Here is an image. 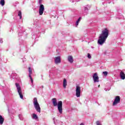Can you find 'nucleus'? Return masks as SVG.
<instances>
[{"label":"nucleus","mask_w":125,"mask_h":125,"mask_svg":"<svg viewBox=\"0 0 125 125\" xmlns=\"http://www.w3.org/2000/svg\"><path fill=\"white\" fill-rule=\"evenodd\" d=\"M102 32H109V30H108V29L105 28L104 31H103Z\"/></svg>","instance_id":"nucleus-23"},{"label":"nucleus","mask_w":125,"mask_h":125,"mask_svg":"<svg viewBox=\"0 0 125 125\" xmlns=\"http://www.w3.org/2000/svg\"><path fill=\"white\" fill-rule=\"evenodd\" d=\"M80 125H84V124H83V123H82L80 124Z\"/></svg>","instance_id":"nucleus-26"},{"label":"nucleus","mask_w":125,"mask_h":125,"mask_svg":"<svg viewBox=\"0 0 125 125\" xmlns=\"http://www.w3.org/2000/svg\"><path fill=\"white\" fill-rule=\"evenodd\" d=\"M19 118L21 121H23V120L24 119L23 118V115H22L21 114H19Z\"/></svg>","instance_id":"nucleus-18"},{"label":"nucleus","mask_w":125,"mask_h":125,"mask_svg":"<svg viewBox=\"0 0 125 125\" xmlns=\"http://www.w3.org/2000/svg\"><path fill=\"white\" fill-rule=\"evenodd\" d=\"M94 83H99V77L97 73H95L93 75Z\"/></svg>","instance_id":"nucleus-7"},{"label":"nucleus","mask_w":125,"mask_h":125,"mask_svg":"<svg viewBox=\"0 0 125 125\" xmlns=\"http://www.w3.org/2000/svg\"><path fill=\"white\" fill-rule=\"evenodd\" d=\"M29 78L31 81V83H33V78H32V76L29 77Z\"/></svg>","instance_id":"nucleus-24"},{"label":"nucleus","mask_w":125,"mask_h":125,"mask_svg":"<svg viewBox=\"0 0 125 125\" xmlns=\"http://www.w3.org/2000/svg\"><path fill=\"white\" fill-rule=\"evenodd\" d=\"M108 36H109L108 32H102L101 34H100L99 37V39L98 41V44H100V45H102L103 44H104L105 42H106V40H107V38H108Z\"/></svg>","instance_id":"nucleus-1"},{"label":"nucleus","mask_w":125,"mask_h":125,"mask_svg":"<svg viewBox=\"0 0 125 125\" xmlns=\"http://www.w3.org/2000/svg\"><path fill=\"white\" fill-rule=\"evenodd\" d=\"M103 74L104 75V76H105V77H106L108 75V72H107V71H104L103 72Z\"/></svg>","instance_id":"nucleus-20"},{"label":"nucleus","mask_w":125,"mask_h":125,"mask_svg":"<svg viewBox=\"0 0 125 125\" xmlns=\"http://www.w3.org/2000/svg\"><path fill=\"white\" fill-rule=\"evenodd\" d=\"M81 18L80 17L77 20V21H76V26L79 25V23H80V21H81Z\"/></svg>","instance_id":"nucleus-19"},{"label":"nucleus","mask_w":125,"mask_h":125,"mask_svg":"<svg viewBox=\"0 0 125 125\" xmlns=\"http://www.w3.org/2000/svg\"><path fill=\"white\" fill-rule=\"evenodd\" d=\"M28 71H29V77H31V74H32V68H31L30 67H28Z\"/></svg>","instance_id":"nucleus-16"},{"label":"nucleus","mask_w":125,"mask_h":125,"mask_svg":"<svg viewBox=\"0 0 125 125\" xmlns=\"http://www.w3.org/2000/svg\"><path fill=\"white\" fill-rule=\"evenodd\" d=\"M5 3V1L4 0H0V4L2 6H3Z\"/></svg>","instance_id":"nucleus-17"},{"label":"nucleus","mask_w":125,"mask_h":125,"mask_svg":"<svg viewBox=\"0 0 125 125\" xmlns=\"http://www.w3.org/2000/svg\"><path fill=\"white\" fill-rule=\"evenodd\" d=\"M0 43H2L3 41H2V39H0Z\"/></svg>","instance_id":"nucleus-25"},{"label":"nucleus","mask_w":125,"mask_h":125,"mask_svg":"<svg viewBox=\"0 0 125 125\" xmlns=\"http://www.w3.org/2000/svg\"><path fill=\"white\" fill-rule=\"evenodd\" d=\"M100 86V85H99V86H98V87H99Z\"/></svg>","instance_id":"nucleus-28"},{"label":"nucleus","mask_w":125,"mask_h":125,"mask_svg":"<svg viewBox=\"0 0 125 125\" xmlns=\"http://www.w3.org/2000/svg\"><path fill=\"white\" fill-rule=\"evenodd\" d=\"M44 11V5L41 4L39 7V14L40 15H42L43 12Z\"/></svg>","instance_id":"nucleus-8"},{"label":"nucleus","mask_w":125,"mask_h":125,"mask_svg":"<svg viewBox=\"0 0 125 125\" xmlns=\"http://www.w3.org/2000/svg\"><path fill=\"white\" fill-rule=\"evenodd\" d=\"M67 60L70 63H73V62H74V60L73 59V57H72V56H68Z\"/></svg>","instance_id":"nucleus-11"},{"label":"nucleus","mask_w":125,"mask_h":125,"mask_svg":"<svg viewBox=\"0 0 125 125\" xmlns=\"http://www.w3.org/2000/svg\"><path fill=\"white\" fill-rule=\"evenodd\" d=\"M63 86L64 88H66V86H67V80H66V79H63Z\"/></svg>","instance_id":"nucleus-12"},{"label":"nucleus","mask_w":125,"mask_h":125,"mask_svg":"<svg viewBox=\"0 0 125 125\" xmlns=\"http://www.w3.org/2000/svg\"><path fill=\"white\" fill-rule=\"evenodd\" d=\"M96 125H102V124L99 121L96 122Z\"/></svg>","instance_id":"nucleus-22"},{"label":"nucleus","mask_w":125,"mask_h":125,"mask_svg":"<svg viewBox=\"0 0 125 125\" xmlns=\"http://www.w3.org/2000/svg\"><path fill=\"white\" fill-rule=\"evenodd\" d=\"M16 86L18 90V93L20 96L21 99H23V94L22 93V89H21V86L18 83H16Z\"/></svg>","instance_id":"nucleus-4"},{"label":"nucleus","mask_w":125,"mask_h":125,"mask_svg":"<svg viewBox=\"0 0 125 125\" xmlns=\"http://www.w3.org/2000/svg\"><path fill=\"white\" fill-rule=\"evenodd\" d=\"M81 87L80 86H76V97H81Z\"/></svg>","instance_id":"nucleus-6"},{"label":"nucleus","mask_w":125,"mask_h":125,"mask_svg":"<svg viewBox=\"0 0 125 125\" xmlns=\"http://www.w3.org/2000/svg\"><path fill=\"white\" fill-rule=\"evenodd\" d=\"M120 78H121V80H125V74L124 72L121 71L120 72Z\"/></svg>","instance_id":"nucleus-10"},{"label":"nucleus","mask_w":125,"mask_h":125,"mask_svg":"<svg viewBox=\"0 0 125 125\" xmlns=\"http://www.w3.org/2000/svg\"><path fill=\"white\" fill-rule=\"evenodd\" d=\"M121 102V98L119 96L115 97L114 101L112 104L113 106H116Z\"/></svg>","instance_id":"nucleus-5"},{"label":"nucleus","mask_w":125,"mask_h":125,"mask_svg":"<svg viewBox=\"0 0 125 125\" xmlns=\"http://www.w3.org/2000/svg\"><path fill=\"white\" fill-rule=\"evenodd\" d=\"M33 105L36 111L38 112V113H41V107L40 106V104H39V103L38 102V99H37V98H35L34 99Z\"/></svg>","instance_id":"nucleus-3"},{"label":"nucleus","mask_w":125,"mask_h":125,"mask_svg":"<svg viewBox=\"0 0 125 125\" xmlns=\"http://www.w3.org/2000/svg\"><path fill=\"white\" fill-rule=\"evenodd\" d=\"M53 105L54 107H56L57 106L58 107V110L60 113L62 114V105H63V103L62 101H60L57 103V100L56 98H53L52 100Z\"/></svg>","instance_id":"nucleus-2"},{"label":"nucleus","mask_w":125,"mask_h":125,"mask_svg":"<svg viewBox=\"0 0 125 125\" xmlns=\"http://www.w3.org/2000/svg\"><path fill=\"white\" fill-rule=\"evenodd\" d=\"M32 117L34 120H38V115L35 113L32 114Z\"/></svg>","instance_id":"nucleus-14"},{"label":"nucleus","mask_w":125,"mask_h":125,"mask_svg":"<svg viewBox=\"0 0 125 125\" xmlns=\"http://www.w3.org/2000/svg\"><path fill=\"white\" fill-rule=\"evenodd\" d=\"M4 122V119H3L1 115H0V125H2Z\"/></svg>","instance_id":"nucleus-13"},{"label":"nucleus","mask_w":125,"mask_h":125,"mask_svg":"<svg viewBox=\"0 0 125 125\" xmlns=\"http://www.w3.org/2000/svg\"><path fill=\"white\" fill-rule=\"evenodd\" d=\"M42 1V0H39V2H41Z\"/></svg>","instance_id":"nucleus-27"},{"label":"nucleus","mask_w":125,"mask_h":125,"mask_svg":"<svg viewBox=\"0 0 125 125\" xmlns=\"http://www.w3.org/2000/svg\"><path fill=\"white\" fill-rule=\"evenodd\" d=\"M18 15L19 16L20 19H21L22 18V12H21V11H19Z\"/></svg>","instance_id":"nucleus-15"},{"label":"nucleus","mask_w":125,"mask_h":125,"mask_svg":"<svg viewBox=\"0 0 125 125\" xmlns=\"http://www.w3.org/2000/svg\"><path fill=\"white\" fill-rule=\"evenodd\" d=\"M55 64H59L61 63V57L58 56L55 58Z\"/></svg>","instance_id":"nucleus-9"},{"label":"nucleus","mask_w":125,"mask_h":125,"mask_svg":"<svg viewBox=\"0 0 125 125\" xmlns=\"http://www.w3.org/2000/svg\"><path fill=\"white\" fill-rule=\"evenodd\" d=\"M87 57L89 58V59H91V55H90V54L88 53L87 54Z\"/></svg>","instance_id":"nucleus-21"}]
</instances>
